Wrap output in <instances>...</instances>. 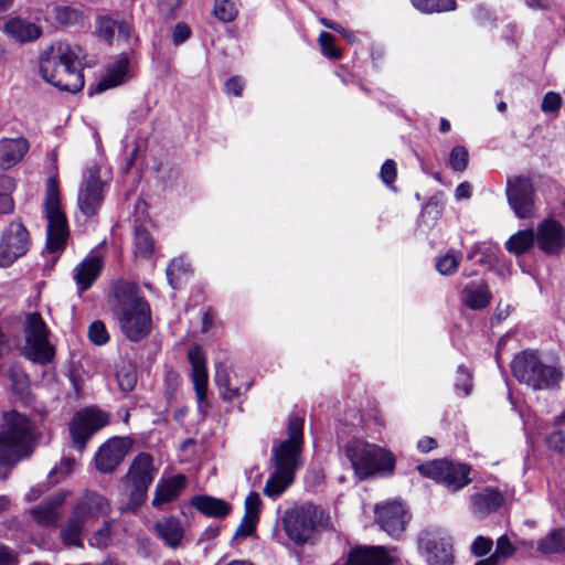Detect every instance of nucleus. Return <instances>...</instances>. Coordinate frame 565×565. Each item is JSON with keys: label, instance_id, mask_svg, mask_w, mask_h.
I'll return each instance as SVG.
<instances>
[{"label": "nucleus", "instance_id": "1", "mask_svg": "<svg viewBox=\"0 0 565 565\" xmlns=\"http://www.w3.org/2000/svg\"><path fill=\"white\" fill-rule=\"evenodd\" d=\"M84 57L85 53L81 46L56 42L41 55V76L60 90L77 93L84 87Z\"/></svg>", "mask_w": 565, "mask_h": 565}, {"label": "nucleus", "instance_id": "2", "mask_svg": "<svg viewBox=\"0 0 565 565\" xmlns=\"http://www.w3.org/2000/svg\"><path fill=\"white\" fill-rule=\"evenodd\" d=\"M34 438L32 420L15 409L6 413L0 429V466L12 468L30 456Z\"/></svg>", "mask_w": 565, "mask_h": 565}, {"label": "nucleus", "instance_id": "3", "mask_svg": "<svg viewBox=\"0 0 565 565\" xmlns=\"http://www.w3.org/2000/svg\"><path fill=\"white\" fill-rule=\"evenodd\" d=\"M117 316L122 333L138 342L150 332L151 312L148 302L139 297L135 286L122 284L116 287Z\"/></svg>", "mask_w": 565, "mask_h": 565}, {"label": "nucleus", "instance_id": "4", "mask_svg": "<svg viewBox=\"0 0 565 565\" xmlns=\"http://www.w3.org/2000/svg\"><path fill=\"white\" fill-rule=\"evenodd\" d=\"M513 376L534 391L552 390L563 379L562 372L553 365L542 362L536 352L524 350L516 354L511 363Z\"/></svg>", "mask_w": 565, "mask_h": 565}, {"label": "nucleus", "instance_id": "5", "mask_svg": "<svg viewBox=\"0 0 565 565\" xmlns=\"http://www.w3.org/2000/svg\"><path fill=\"white\" fill-rule=\"evenodd\" d=\"M345 455L360 479L377 472L392 473L395 468L394 455L374 444L352 439L345 445Z\"/></svg>", "mask_w": 565, "mask_h": 565}, {"label": "nucleus", "instance_id": "6", "mask_svg": "<svg viewBox=\"0 0 565 565\" xmlns=\"http://www.w3.org/2000/svg\"><path fill=\"white\" fill-rule=\"evenodd\" d=\"M44 207L47 220L46 247L51 253H55L64 248L68 237V226L65 213L61 209L56 177H50L46 181Z\"/></svg>", "mask_w": 565, "mask_h": 565}, {"label": "nucleus", "instance_id": "7", "mask_svg": "<svg viewBox=\"0 0 565 565\" xmlns=\"http://www.w3.org/2000/svg\"><path fill=\"white\" fill-rule=\"evenodd\" d=\"M157 469L152 457L147 452L138 454L122 478L128 490L126 509L136 511L147 499L148 489L154 480Z\"/></svg>", "mask_w": 565, "mask_h": 565}, {"label": "nucleus", "instance_id": "8", "mask_svg": "<svg viewBox=\"0 0 565 565\" xmlns=\"http://www.w3.org/2000/svg\"><path fill=\"white\" fill-rule=\"evenodd\" d=\"M303 417L299 414L289 416L287 424L288 438L273 448L271 460L274 468L295 475L301 466L300 455L303 444Z\"/></svg>", "mask_w": 565, "mask_h": 565}, {"label": "nucleus", "instance_id": "9", "mask_svg": "<svg viewBox=\"0 0 565 565\" xmlns=\"http://www.w3.org/2000/svg\"><path fill=\"white\" fill-rule=\"evenodd\" d=\"M320 520L319 508L312 503H305L285 511L281 524L289 540L297 545H302L311 539Z\"/></svg>", "mask_w": 565, "mask_h": 565}, {"label": "nucleus", "instance_id": "10", "mask_svg": "<svg viewBox=\"0 0 565 565\" xmlns=\"http://www.w3.org/2000/svg\"><path fill=\"white\" fill-rule=\"evenodd\" d=\"M417 469L423 476L435 480L452 492L463 489L471 482L469 477L471 468L465 463L433 460L419 465Z\"/></svg>", "mask_w": 565, "mask_h": 565}, {"label": "nucleus", "instance_id": "11", "mask_svg": "<svg viewBox=\"0 0 565 565\" xmlns=\"http://www.w3.org/2000/svg\"><path fill=\"white\" fill-rule=\"evenodd\" d=\"M25 342L28 356L40 364H46L54 358V348L49 342V329L39 312H32L25 319Z\"/></svg>", "mask_w": 565, "mask_h": 565}, {"label": "nucleus", "instance_id": "12", "mask_svg": "<svg viewBox=\"0 0 565 565\" xmlns=\"http://www.w3.org/2000/svg\"><path fill=\"white\" fill-rule=\"evenodd\" d=\"M418 551L428 565H452L450 539L439 529H426L417 539Z\"/></svg>", "mask_w": 565, "mask_h": 565}, {"label": "nucleus", "instance_id": "13", "mask_svg": "<svg viewBox=\"0 0 565 565\" xmlns=\"http://www.w3.org/2000/svg\"><path fill=\"white\" fill-rule=\"evenodd\" d=\"M30 245V234L22 222H10L0 236V267H9L24 256Z\"/></svg>", "mask_w": 565, "mask_h": 565}, {"label": "nucleus", "instance_id": "14", "mask_svg": "<svg viewBox=\"0 0 565 565\" xmlns=\"http://www.w3.org/2000/svg\"><path fill=\"white\" fill-rule=\"evenodd\" d=\"M108 424L105 413L96 409L78 412L70 424V434L77 450L83 451L88 439Z\"/></svg>", "mask_w": 565, "mask_h": 565}, {"label": "nucleus", "instance_id": "15", "mask_svg": "<svg viewBox=\"0 0 565 565\" xmlns=\"http://www.w3.org/2000/svg\"><path fill=\"white\" fill-rule=\"evenodd\" d=\"M507 198L519 218H529L534 212V186L530 178L518 175L508 179Z\"/></svg>", "mask_w": 565, "mask_h": 565}, {"label": "nucleus", "instance_id": "16", "mask_svg": "<svg viewBox=\"0 0 565 565\" xmlns=\"http://www.w3.org/2000/svg\"><path fill=\"white\" fill-rule=\"evenodd\" d=\"M105 183L99 179V169L96 166L88 167L78 192V206L86 216H93L102 206L104 200Z\"/></svg>", "mask_w": 565, "mask_h": 565}, {"label": "nucleus", "instance_id": "17", "mask_svg": "<svg viewBox=\"0 0 565 565\" xmlns=\"http://www.w3.org/2000/svg\"><path fill=\"white\" fill-rule=\"evenodd\" d=\"M375 518L383 531L399 540L411 521V513L401 502L392 501L376 505Z\"/></svg>", "mask_w": 565, "mask_h": 565}, {"label": "nucleus", "instance_id": "18", "mask_svg": "<svg viewBox=\"0 0 565 565\" xmlns=\"http://www.w3.org/2000/svg\"><path fill=\"white\" fill-rule=\"evenodd\" d=\"M131 441L125 437H113L104 443L94 457L95 468L102 473H113L121 463L128 451Z\"/></svg>", "mask_w": 565, "mask_h": 565}, {"label": "nucleus", "instance_id": "19", "mask_svg": "<svg viewBox=\"0 0 565 565\" xmlns=\"http://www.w3.org/2000/svg\"><path fill=\"white\" fill-rule=\"evenodd\" d=\"M188 358L192 366V381L195 390L199 412L205 416L204 406L209 405L206 402L207 372L205 355L202 349L195 345L189 350Z\"/></svg>", "mask_w": 565, "mask_h": 565}, {"label": "nucleus", "instance_id": "20", "mask_svg": "<svg viewBox=\"0 0 565 565\" xmlns=\"http://www.w3.org/2000/svg\"><path fill=\"white\" fill-rule=\"evenodd\" d=\"M541 250L547 255H558L565 246V231L555 220H544L535 235Z\"/></svg>", "mask_w": 565, "mask_h": 565}, {"label": "nucleus", "instance_id": "21", "mask_svg": "<svg viewBox=\"0 0 565 565\" xmlns=\"http://www.w3.org/2000/svg\"><path fill=\"white\" fill-rule=\"evenodd\" d=\"M109 510L110 504L104 495L88 491L77 501L72 513L87 524L108 514Z\"/></svg>", "mask_w": 565, "mask_h": 565}, {"label": "nucleus", "instance_id": "22", "mask_svg": "<svg viewBox=\"0 0 565 565\" xmlns=\"http://www.w3.org/2000/svg\"><path fill=\"white\" fill-rule=\"evenodd\" d=\"M393 558L384 546H355L345 561V565H392Z\"/></svg>", "mask_w": 565, "mask_h": 565}, {"label": "nucleus", "instance_id": "23", "mask_svg": "<svg viewBox=\"0 0 565 565\" xmlns=\"http://www.w3.org/2000/svg\"><path fill=\"white\" fill-rule=\"evenodd\" d=\"M503 503V495L493 488H484L470 495V509L478 519H484L495 512Z\"/></svg>", "mask_w": 565, "mask_h": 565}, {"label": "nucleus", "instance_id": "24", "mask_svg": "<svg viewBox=\"0 0 565 565\" xmlns=\"http://www.w3.org/2000/svg\"><path fill=\"white\" fill-rule=\"evenodd\" d=\"M66 495L63 492H58L41 504L33 507L30 510V514L41 526H56L61 519L58 508L63 504Z\"/></svg>", "mask_w": 565, "mask_h": 565}, {"label": "nucleus", "instance_id": "25", "mask_svg": "<svg viewBox=\"0 0 565 565\" xmlns=\"http://www.w3.org/2000/svg\"><path fill=\"white\" fill-rule=\"evenodd\" d=\"M186 486V478L183 475L161 479L156 486L152 507L160 508L166 503L175 501Z\"/></svg>", "mask_w": 565, "mask_h": 565}, {"label": "nucleus", "instance_id": "26", "mask_svg": "<svg viewBox=\"0 0 565 565\" xmlns=\"http://www.w3.org/2000/svg\"><path fill=\"white\" fill-rule=\"evenodd\" d=\"M25 138H3L0 140V168L10 169L15 166L29 150Z\"/></svg>", "mask_w": 565, "mask_h": 565}, {"label": "nucleus", "instance_id": "27", "mask_svg": "<svg viewBox=\"0 0 565 565\" xmlns=\"http://www.w3.org/2000/svg\"><path fill=\"white\" fill-rule=\"evenodd\" d=\"M103 262L98 256H90L82 260L75 268L74 279L79 294L88 290L98 278Z\"/></svg>", "mask_w": 565, "mask_h": 565}, {"label": "nucleus", "instance_id": "28", "mask_svg": "<svg viewBox=\"0 0 565 565\" xmlns=\"http://www.w3.org/2000/svg\"><path fill=\"white\" fill-rule=\"evenodd\" d=\"M129 63L128 55L126 53L120 54L115 63L106 70L104 77L96 86L97 92H104L122 84L128 76Z\"/></svg>", "mask_w": 565, "mask_h": 565}, {"label": "nucleus", "instance_id": "29", "mask_svg": "<svg viewBox=\"0 0 565 565\" xmlns=\"http://www.w3.org/2000/svg\"><path fill=\"white\" fill-rule=\"evenodd\" d=\"M462 303L471 310H482L489 306L491 294L486 282H470L461 291Z\"/></svg>", "mask_w": 565, "mask_h": 565}, {"label": "nucleus", "instance_id": "30", "mask_svg": "<svg viewBox=\"0 0 565 565\" xmlns=\"http://www.w3.org/2000/svg\"><path fill=\"white\" fill-rule=\"evenodd\" d=\"M4 32L20 43L33 41L41 35V30L38 25L21 18L8 20L4 24Z\"/></svg>", "mask_w": 565, "mask_h": 565}, {"label": "nucleus", "instance_id": "31", "mask_svg": "<svg viewBox=\"0 0 565 565\" xmlns=\"http://www.w3.org/2000/svg\"><path fill=\"white\" fill-rule=\"evenodd\" d=\"M191 504L202 514L211 518H225L231 512L226 501L211 495H194Z\"/></svg>", "mask_w": 565, "mask_h": 565}, {"label": "nucleus", "instance_id": "32", "mask_svg": "<svg viewBox=\"0 0 565 565\" xmlns=\"http://www.w3.org/2000/svg\"><path fill=\"white\" fill-rule=\"evenodd\" d=\"M158 535L171 547H175L183 537V530L179 519L169 516L156 523Z\"/></svg>", "mask_w": 565, "mask_h": 565}, {"label": "nucleus", "instance_id": "33", "mask_svg": "<svg viewBox=\"0 0 565 565\" xmlns=\"http://www.w3.org/2000/svg\"><path fill=\"white\" fill-rule=\"evenodd\" d=\"M86 524L73 513L61 529V541L65 546L83 547L82 533Z\"/></svg>", "mask_w": 565, "mask_h": 565}, {"label": "nucleus", "instance_id": "34", "mask_svg": "<svg viewBox=\"0 0 565 565\" xmlns=\"http://www.w3.org/2000/svg\"><path fill=\"white\" fill-rule=\"evenodd\" d=\"M294 478V473L274 468L264 487V494L273 499L279 497L292 483Z\"/></svg>", "mask_w": 565, "mask_h": 565}, {"label": "nucleus", "instance_id": "35", "mask_svg": "<svg viewBox=\"0 0 565 565\" xmlns=\"http://www.w3.org/2000/svg\"><path fill=\"white\" fill-rule=\"evenodd\" d=\"M134 252L135 256L149 259L154 250V241L152 235L143 226H136L134 232Z\"/></svg>", "mask_w": 565, "mask_h": 565}, {"label": "nucleus", "instance_id": "36", "mask_svg": "<svg viewBox=\"0 0 565 565\" xmlns=\"http://www.w3.org/2000/svg\"><path fill=\"white\" fill-rule=\"evenodd\" d=\"M535 233L532 228L519 231L505 244L507 249L515 255L526 253L534 244Z\"/></svg>", "mask_w": 565, "mask_h": 565}, {"label": "nucleus", "instance_id": "37", "mask_svg": "<svg viewBox=\"0 0 565 565\" xmlns=\"http://www.w3.org/2000/svg\"><path fill=\"white\" fill-rule=\"evenodd\" d=\"M116 379L120 391L131 392L137 384L136 366L129 361H121L116 369Z\"/></svg>", "mask_w": 565, "mask_h": 565}, {"label": "nucleus", "instance_id": "38", "mask_svg": "<svg viewBox=\"0 0 565 565\" xmlns=\"http://www.w3.org/2000/svg\"><path fill=\"white\" fill-rule=\"evenodd\" d=\"M537 551L542 554L564 553L565 552V529L552 531L547 536L540 540Z\"/></svg>", "mask_w": 565, "mask_h": 565}, {"label": "nucleus", "instance_id": "39", "mask_svg": "<svg viewBox=\"0 0 565 565\" xmlns=\"http://www.w3.org/2000/svg\"><path fill=\"white\" fill-rule=\"evenodd\" d=\"M15 189V181L7 174H0V214H10L14 210L11 193Z\"/></svg>", "mask_w": 565, "mask_h": 565}, {"label": "nucleus", "instance_id": "40", "mask_svg": "<svg viewBox=\"0 0 565 565\" xmlns=\"http://www.w3.org/2000/svg\"><path fill=\"white\" fill-rule=\"evenodd\" d=\"M412 3L425 13H440L456 9V0H412Z\"/></svg>", "mask_w": 565, "mask_h": 565}, {"label": "nucleus", "instance_id": "41", "mask_svg": "<svg viewBox=\"0 0 565 565\" xmlns=\"http://www.w3.org/2000/svg\"><path fill=\"white\" fill-rule=\"evenodd\" d=\"M516 552V547L512 544L507 535H502L497 540L495 550L490 556L498 565L512 557Z\"/></svg>", "mask_w": 565, "mask_h": 565}, {"label": "nucleus", "instance_id": "42", "mask_svg": "<svg viewBox=\"0 0 565 565\" xmlns=\"http://www.w3.org/2000/svg\"><path fill=\"white\" fill-rule=\"evenodd\" d=\"M215 382L223 399L233 401L238 396L239 390L231 386L230 376L225 369L216 370Z\"/></svg>", "mask_w": 565, "mask_h": 565}, {"label": "nucleus", "instance_id": "43", "mask_svg": "<svg viewBox=\"0 0 565 565\" xmlns=\"http://www.w3.org/2000/svg\"><path fill=\"white\" fill-rule=\"evenodd\" d=\"M111 524V521H105L103 525L93 533L88 541L92 547L106 548L110 544L113 537Z\"/></svg>", "mask_w": 565, "mask_h": 565}, {"label": "nucleus", "instance_id": "44", "mask_svg": "<svg viewBox=\"0 0 565 565\" xmlns=\"http://www.w3.org/2000/svg\"><path fill=\"white\" fill-rule=\"evenodd\" d=\"M189 271V265L181 258L173 259L167 268V278L172 288H177L182 276Z\"/></svg>", "mask_w": 565, "mask_h": 565}, {"label": "nucleus", "instance_id": "45", "mask_svg": "<svg viewBox=\"0 0 565 565\" xmlns=\"http://www.w3.org/2000/svg\"><path fill=\"white\" fill-rule=\"evenodd\" d=\"M214 14L223 22H230L237 14V7L234 0H215Z\"/></svg>", "mask_w": 565, "mask_h": 565}, {"label": "nucleus", "instance_id": "46", "mask_svg": "<svg viewBox=\"0 0 565 565\" xmlns=\"http://www.w3.org/2000/svg\"><path fill=\"white\" fill-rule=\"evenodd\" d=\"M469 162L468 150L463 146H456L450 151L449 163L452 170L462 172L467 169Z\"/></svg>", "mask_w": 565, "mask_h": 565}, {"label": "nucleus", "instance_id": "47", "mask_svg": "<svg viewBox=\"0 0 565 565\" xmlns=\"http://www.w3.org/2000/svg\"><path fill=\"white\" fill-rule=\"evenodd\" d=\"M319 44L322 54L329 58L338 60L341 57V51L334 45V36L328 32H321L319 35Z\"/></svg>", "mask_w": 565, "mask_h": 565}, {"label": "nucleus", "instance_id": "48", "mask_svg": "<svg viewBox=\"0 0 565 565\" xmlns=\"http://www.w3.org/2000/svg\"><path fill=\"white\" fill-rule=\"evenodd\" d=\"M56 19L61 24L73 25L82 21L83 14L72 7H62L56 10Z\"/></svg>", "mask_w": 565, "mask_h": 565}, {"label": "nucleus", "instance_id": "49", "mask_svg": "<svg viewBox=\"0 0 565 565\" xmlns=\"http://www.w3.org/2000/svg\"><path fill=\"white\" fill-rule=\"evenodd\" d=\"M493 547L492 539L483 535H478L470 546V553L475 557H483L490 554Z\"/></svg>", "mask_w": 565, "mask_h": 565}, {"label": "nucleus", "instance_id": "50", "mask_svg": "<svg viewBox=\"0 0 565 565\" xmlns=\"http://www.w3.org/2000/svg\"><path fill=\"white\" fill-rule=\"evenodd\" d=\"M10 380L13 391L21 397L29 394V379L28 375L21 371L11 370Z\"/></svg>", "mask_w": 565, "mask_h": 565}, {"label": "nucleus", "instance_id": "51", "mask_svg": "<svg viewBox=\"0 0 565 565\" xmlns=\"http://www.w3.org/2000/svg\"><path fill=\"white\" fill-rule=\"evenodd\" d=\"M88 338L96 345H103L108 342L109 335L104 322L94 321L88 328Z\"/></svg>", "mask_w": 565, "mask_h": 565}, {"label": "nucleus", "instance_id": "52", "mask_svg": "<svg viewBox=\"0 0 565 565\" xmlns=\"http://www.w3.org/2000/svg\"><path fill=\"white\" fill-rule=\"evenodd\" d=\"M459 266V258L454 254H446L440 257L436 263V269L445 276L452 275L457 271Z\"/></svg>", "mask_w": 565, "mask_h": 565}, {"label": "nucleus", "instance_id": "53", "mask_svg": "<svg viewBox=\"0 0 565 565\" xmlns=\"http://www.w3.org/2000/svg\"><path fill=\"white\" fill-rule=\"evenodd\" d=\"M262 507V500L257 492L252 491L245 499V516L253 518L258 521L259 512Z\"/></svg>", "mask_w": 565, "mask_h": 565}, {"label": "nucleus", "instance_id": "54", "mask_svg": "<svg viewBox=\"0 0 565 565\" xmlns=\"http://www.w3.org/2000/svg\"><path fill=\"white\" fill-rule=\"evenodd\" d=\"M546 447L554 452H563L565 450V433L555 429L545 437Z\"/></svg>", "mask_w": 565, "mask_h": 565}, {"label": "nucleus", "instance_id": "55", "mask_svg": "<svg viewBox=\"0 0 565 565\" xmlns=\"http://www.w3.org/2000/svg\"><path fill=\"white\" fill-rule=\"evenodd\" d=\"M257 522V520L244 515L234 533L233 539L237 540L250 536L255 532Z\"/></svg>", "mask_w": 565, "mask_h": 565}, {"label": "nucleus", "instance_id": "56", "mask_svg": "<svg viewBox=\"0 0 565 565\" xmlns=\"http://www.w3.org/2000/svg\"><path fill=\"white\" fill-rule=\"evenodd\" d=\"M562 107V97L559 94L554 92H548L545 94L542 100L541 109L544 113H557Z\"/></svg>", "mask_w": 565, "mask_h": 565}, {"label": "nucleus", "instance_id": "57", "mask_svg": "<svg viewBox=\"0 0 565 565\" xmlns=\"http://www.w3.org/2000/svg\"><path fill=\"white\" fill-rule=\"evenodd\" d=\"M471 385H472L471 374L462 365H460L458 367V375H457V381H456L455 387L457 390H462L463 395H468L470 393Z\"/></svg>", "mask_w": 565, "mask_h": 565}, {"label": "nucleus", "instance_id": "58", "mask_svg": "<svg viewBox=\"0 0 565 565\" xmlns=\"http://www.w3.org/2000/svg\"><path fill=\"white\" fill-rule=\"evenodd\" d=\"M20 555L10 546L0 544V565H19Z\"/></svg>", "mask_w": 565, "mask_h": 565}, {"label": "nucleus", "instance_id": "59", "mask_svg": "<svg viewBox=\"0 0 565 565\" xmlns=\"http://www.w3.org/2000/svg\"><path fill=\"white\" fill-rule=\"evenodd\" d=\"M396 163L393 160H386L380 171V175L382 181L390 185L392 184L396 179Z\"/></svg>", "mask_w": 565, "mask_h": 565}, {"label": "nucleus", "instance_id": "60", "mask_svg": "<svg viewBox=\"0 0 565 565\" xmlns=\"http://www.w3.org/2000/svg\"><path fill=\"white\" fill-rule=\"evenodd\" d=\"M117 21L110 18L102 19L99 22L98 32L102 38L110 41L115 36Z\"/></svg>", "mask_w": 565, "mask_h": 565}, {"label": "nucleus", "instance_id": "61", "mask_svg": "<svg viewBox=\"0 0 565 565\" xmlns=\"http://www.w3.org/2000/svg\"><path fill=\"white\" fill-rule=\"evenodd\" d=\"M191 34L190 28L184 23H178L172 32L173 44L179 45L189 39Z\"/></svg>", "mask_w": 565, "mask_h": 565}, {"label": "nucleus", "instance_id": "62", "mask_svg": "<svg viewBox=\"0 0 565 565\" xmlns=\"http://www.w3.org/2000/svg\"><path fill=\"white\" fill-rule=\"evenodd\" d=\"M244 82L239 76H232L225 82V92L236 97L242 96Z\"/></svg>", "mask_w": 565, "mask_h": 565}, {"label": "nucleus", "instance_id": "63", "mask_svg": "<svg viewBox=\"0 0 565 565\" xmlns=\"http://www.w3.org/2000/svg\"><path fill=\"white\" fill-rule=\"evenodd\" d=\"M181 0H158V7L162 14L170 17L180 6Z\"/></svg>", "mask_w": 565, "mask_h": 565}, {"label": "nucleus", "instance_id": "64", "mask_svg": "<svg viewBox=\"0 0 565 565\" xmlns=\"http://www.w3.org/2000/svg\"><path fill=\"white\" fill-rule=\"evenodd\" d=\"M116 32L118 39L128 40L131 33V26L126 21H117Z\"/></svg>", "mask_w": 565, "mask_h": 565}]
</instances>
